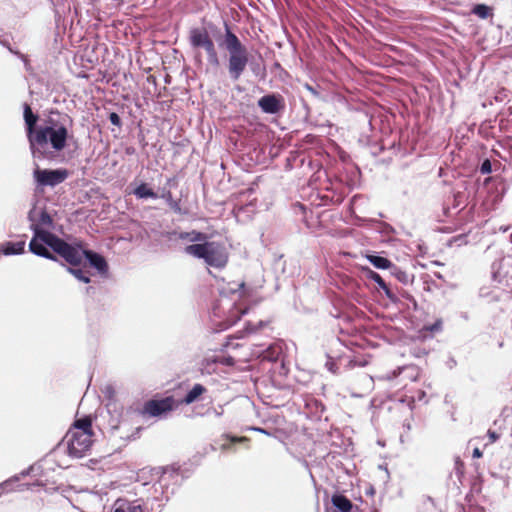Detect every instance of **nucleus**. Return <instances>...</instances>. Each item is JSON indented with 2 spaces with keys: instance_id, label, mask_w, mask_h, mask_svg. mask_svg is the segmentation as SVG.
I'll return each instance as SVG.
<instances>
[{
  "instance_id": "obj_1",
  "label": "nucleus",
  "mask_w": 512,
  "mask_h": 512,
  "mask_svg": "<svg viewBox=\"0 0 512 512\" xmlns=\"http://www.w3.org/2000/svg\"><path fill=\"white\" fill-rule=\"evenodd\" d=\"M29 220L34 231V236L29 244L31 252L45 258L54 259L47 250V247H50L66 261L75 262L78 259V252L70 248V244L45 230L46 227L51 225L52 220L42 205L35 204L33 206L29 212Z\"/></svg>"
},
{
  "instance_id": "obj_2",
  "label": "nucleus",
  "mask_w": 512,
  "mask_h": 512,
  "mask_svg": "<svg viewBox=\"0 0 512 512\" xmlns=\"http://www.w3.org/2000/svg\"><path fill=\"white\" fill-rule=\"evenodd\" d=\"M72 138L70 120L66 117L60 120L48 119L43 125L37 126L31 135L30 149L34 158L44 157L48 148L58 152L65 148Z\"/></svg>"
},
{
  "instance_id": "obj_3",
  "label": "nucleus",
  "mask_w": 512,
  "mask_h": 512,
  "mask_svg": "<svg viewBox=\"0 0 512 512\" xmlns=\"http://www.w3.org/2000/svg\"><path fill=\"white\" fill-rule=\"evenodd\" d=\"M192 242L184 249L187 255L203 259L209 266L223 268L228 262V251L224 244L208 241L207 235L192 231L185 235Z\"/></svg>"
},
{
  "instance_id": "obj_4",
  "label": "nucleus",
  "mask_w": 512,
  "mask_h": 512,
  "mask_svg": "<svg viewBox=\"0 0 512 512\" xmlns=\"http://www.w3.org/2000/svg\"><path fill=\"white\" fill-rule=\"evenodd\" d=\"M68 452L80 458L92 445L91 421L87 418L77 420L65 436Z\"/></svg>"
},
{
  "instance_id": "obj_5",
  "label": "nucleus",
  "mask_w": 512,
  "mask_h": 512,
  "mask_svg": "<svg viewBox=\"0 0 512 512\" xmlns=\"http://www.w3.org/2000/svg\"><path fill=\"white\" fill-rule=\"evenodd\" d=\"M225 45L229 52V72L234 79H238L247 64V53L238 38L231 32H227Z\"/></svg>"
},
{
  "instance_id": "obj_6",
  "label": "nucleus",
  "mask_w": 512,
  "mask_h": 512,
  "mask_svg": "<svg viewBox=\"0 0 512 512\" xmlns=\"http://www.w3.org/2000/svg\"><path fill=\"white\" fill-rule=\"evenodd\" d=\"M69 173L64 168L42 169L38 164H34L33 177L38 186L54 187L64 182Z\"/></svg>"
},
{
  "instance_id": "obj_7",
  "label": "nucleus",
  "mask_w": 512,
  "mask_h": 512,
  "mask_svg": "<svg viewBox=\"0 0 512 512\" xmlns=\"http://www.w3.org/2000/svg\"><path fill=\"white\" fill-rule=\"evenodd\" d=\"M70 248L77 251L79 257L75 262L67 261L69 264H71L73 266L79 265L81 263L83 257H85L89 261L90 265L93 266L94 268H96L99 273L105 274L107 272V270H108L107 263L101 255H99L97 253H93L91 251H88L80 245H76V246L70 245Z\"/></svg>"
},
{
  "instance_id": "obj_8",
  "label": "nucleus",
  "mask_w": 512,
  "mask_h": 512,
  "mask_svg": "<svg viewBox=\"0 0 512 512\" xmlns=\"http://www.w3.org/2000/svg\"><path fill=\"white\" fill-rule=\"evenodd\" d=\"M190 40L193 46L195 47H203L208 53L209 57L216 61V52L214 48V44L209 38L208 34L204 30L194 29L191 32Z\"/></svg>"
},
{
  "instance_id": "obj_9",
  "label": "nucleus",
  "mask_w": 512,
  "mask_h": 512,
  "mask_svg": "<svg viewBox=\"0 0 512 512\" xmlns=\"http://www.w3.org/2000/svg\"><path fill=\"white\" fill-rule=\"evenodd\" d=\"M173 406L174 400L171 397L162 400H151L145 404L143 412L152 416H158L171 410Z\"/></svg>"
},
{
  "instance_id": "obj_10",
  "label": "nucleus",
  "mask_w": 512,
  "mask_h": 512,
  "mask_svg": "<svg viewBox=\"0 0 512 512\" xmlns=\"http://www.w3.org/2000/svg\"><path fill=\"white\" fill-rule=\"evenodd\" d=\"M25 248V242L19 241V242H6L3 243L0 246V251L4 255H15V254H21L24 252Z\"/></svg>"
},
{
  "instance_id": "obj_11",
  "label": "nucleus",
  "mask_w": 512,
  "mask_h": 512,
  "mask_svg": "<svg viewBox=\"0 0 512 512\" xmlns=\"http://www.w3.org/2000/svg\"><path fill=\"white\" fill-rule=\"evenodd\" d=\"M24 119H25V123L27 126V134H28L29 143L31 144V135H34L35 129L37 128V126H35L36 121H37V116H35L32 113V110L28 105L25 106Z\"/></svg>"
},
{
  "instance_id": "obj_12",
  "label": "nucleus",
  "mask_w": 512,
  "mask_h": 512,
  "mask_svg": "<svg viewBox=\"0 0 512 512\" xmlns=\"http://www.w3.org/2000/svg\"><path fill=\"white\" fill-rule=\"evenodd\" d=\"M259 106L267 113H275L279 109V101L274 96H264L259 100Z\"/></svg>"
},
{
  "instance_id": "obj_13",
  "label": "nucleus",
  "mask_w": 512,
  "mask_h": 512,
  "mask_svg": "<svg viewBox=\"0 0 512 512\" xmlns=\"http://www.w3.org/2000/svg\"><path fill=\"white\" fill-rule=\"evenodd\" d=\"M206 392V388L201 384H195L192 389L187 393L183 402L191 404L199 399V397Z\"/></svg>"
},
{
  "instance_id": "obj_14",
  "label": "nucleus",
  "mask_w": 512,
  "mask_h": 512,
  "mask_svg": "<svg viewBox=\"0 0 512 512\" xmlns=\"http://www.w3.org/2000/svg\"><path fill=\"white\" fill-rule=\"evenodd\" d=\"M332 503L335 507H337L341 512L350 511L352 504L351 502L342 495H334L332 497Z\"/></svg>"
},
{
  "instance_id": "obj_15",
  "label": "nucleus",
  "mask_w": 512,
  "mask_h": 512,
  "mask_svg": "<svg viewBox=\"0 0 512 512\" xmlns=\"http://www.w3.org/2000/svg\"><path fill=\"white\" fill-rule=\"evenodd\" d=\"M369 262L378 269H388L391 266V262L381 256L369 255L367 256Z\"/></svg>"
},
{
  "instance_id": "obj_16",
  "label": "nucleus",
  "mask_w": 512,
  "mask_h": 512,
  "mask_svg": "<svg viewBox=\"0 0 512 512\" xmlns=\"http://www.w3.org/2000/svg\"><path fill=\"white\" fill-rule=\"evenodd\" d=\"M134 194L139 198H156V194L146 184L139 185L134 190Z\"/></svg>"
},
{
  "instance_id": "obj_17",
  "label": "nucleus",
  "mask_w": 512,
  "mask_h": 512,
  "mask_svg": "<svg viewBox=\"0 0 512 512\" xmlns=\"http://www.w3.org/2000/svg\"><path fill=\"white\" fill-rule=\"evenodd\" d=\"M366 271H367V276L370 279L374 280L379 285V287L381 289H383L387 295H389V289H388L386 283L384 282V280L381 278V276L371 269H367Z\"/></svg>"
},
{
  "instance_id": "obj_18",
  "label": "nucleus",
  "mask_w": 512,
  "mask_h": 512,
  "mask_svg": "<svg viewBox=\"0 0 512 512\" xmlns=\"http://www.w3.org/2000/svg\"><path fill=\"white\" fill-rule=\"evenodd\" d=\"M68 271L76 278L78 279L79 281L81 282H84V283H89L90 282V278L89 276L87 275L86 272H84L83 270L81 269H77V268H69Z\"/></svg>"
},
{
  "instance_id": "obj_19",
  "label": "nucleus",
  "mask_w": 512,
  "mask_h": 512,
  "mask_svg": "<svg viewBox=\"0 0 512 512\" xmlns=\"http://www.w3.org/2000/svg\"><path fill=\"white\" fill-rule=\"evenodd\" d=\"M206 361L213 362V363L219 362L224 365H233L234 364V360L231 356H219V357L210 356V357L206 358Z\"/></svg>"
},
{
  "instance_id": "obj_20",
  "label": "nucleus",
  "mask_w": 512,
  "mask_h": 512,
  "mask_svg": "<svg viewBox=\"0 0 512 512\" xmlns=\"http://www.w3.org/2000/svg\"><path fill=\"white\" fill-rule=\"evenodd\" d=\"M473 13L480 18L485 19L490 15V8L486 5L479 4L473 8Z\"/></svg>"
},
{
  "instance_id": "obj_21",
  "label": "nucleus",
  "mask_w": 512,
  "mask_h": 512,
  "mask_svg": "<svg viewBox=\"0 0 512 512\" xmlns=\"http://www.w3.org/2000/svg\"><path fill=\"white\" fill-rule=\"evenodd\" d=\"M228 292L232 293V294L238 293L239 297H242L245 294L244 284L243 283L233 284L232 286H230L228 288Z\"/></svg>"
},
{
  "instance_id": "obj_22",
  "label": "nucleus",
  "mask_w": 512,
  "mask_h": 512,
  "mask_svg": "<svg viewBox=\"0 0 512 512\" xmlns=\"http://www.w3.org/2000/svg\"><path fill=\"white\" fill-rule=\"evenodd\" d=\"M17 480H18V478H17V477H15V478H11V479H9V480L4 481L3 483H1V484H0V496L2 495V493H3L4 491H8V490H10V486H11L15 481H17Z\"/></svg>"
},
{
  "instance_id": "obj_23",
  "label": "nucleus",
  "mask_w": 512,
  "mask_h": 512,
  "mask_svg": "<svg viewBox=\"0 0 512 512\" xmlns=\"http://www.w3.org/2000/svg\"><path fill=\"white\" fill-rule=\"evenodd\" d=\"M407 370H411V375H410V378L415 381L418 379V376H419V371L417 368L415 367H407L406 368Z\"/></svg>"
},
{
  "instance_id": "obj_24",
  "label": "nucleus",
  "mask_w": 512,
  "mask_h": 512,
  "mask_svg": "<svg viewBox=\"0 0 512 512\" xmlns=\"http://www.w3.org/2000/svg\"><path fill=\"white\" fill-rule=\"evenodd\" d=\"M488 437H489L491 443H493L499 439V435L494 431H488Z\"/></svg>"
},
{
  "instance_id": "obj_25",
  "label": "nucleus",
  "mask_w": 512,
  "mask_h": 512,
  "mask_svg": "<svg viewBox=\"0 0 512 512\" xmlns=\"http://www.w3.org/2000/svg\"><path fill=\"white\" fill-rule=\"evenodd\" d=\"M128 512H143L140 505H132L128 508Z\"/></svg>"
},
{
  "instance_id": "obj_26",
  "label": "nucleus",
  "mask_w": 512,
  "mask_h": 512,
  "mask_svg": "<svg viewBox=\"0 0 512 512\" xmlns=\"http://www.w3.org/2000/svg\"><path fill=\"white\" fill-rule=\"evenodd\" d=\"M110 120H111V122H112L113 124H115V125H118V124H119V121H120V120H119L118 115H117V114H115V113H112V114L110 115Z\"/></svg>"
},
{
  "instance_id": "obj_27",
  "label": "nucleus",
  "mask_w": 512,
  "mask_h": 512,
  "mask_svg": "<svg viewBox=\"0 0 512 512\" xmlns=\"http://www.w3.org/2000/svg\"><path fill=\"white\" fill-rule=\"evenodd\" d=\"M473 457L474 458H481L482 457V452L480 451L479 448H475L473 450Z\"/></svg>"
},
{
  "instance_id": "obj_28",
  "label": "nucleus",
  "mask_w": 512,
  "mask_h": 512,
  "mask_svg": "<svg viewBox=\"0 0 512 512\" xmlns=\"http://www.w3.org/2000/svg\"><path fill=\"white\" fill-rule=\"evenodd\" d=\"M482 171H483V172H489V171H490V163H489V162H485V163L482 165Z\"/></svg>"
},
{
  "instance_id": "obj_29",
  "label": "nucleus",
  "mask_w": 512,
  "mask_h": 512,
  "mask_svg": "<svg viewBox=\"0 0 512 512\" xmlns=\"http://www.w3.org/2000/svg\"><path fill=\"white\" fill-rule=\"evenodd\" d=\"M326 366L331 372H335L334 364L332 362H327Z\"/></svg>"
},
{
  "instance_id": "obj_30",
  "label": "nucleus",
  "mask_w": 512,
  "mask_h": 512,
  "mask_svg": "<svg viewBox=\"0 0 512 512\" xmlns=\"http://www.w3.org/2000/svg\"><path fill=\"white\" fill-rule=\"evenodd\" d=\"M231 440L233 442H242V441H245L246 438L245 437H240V438L232 437Z\"/></svg>"
},
{
  "instance_id": "obj_31",
  "label": "nucleus",
  "mask_w": 512,
  "mask_h": 512,
  "mask_svg": "<svg viewBox=\"0 0 512 512\" xmlns=\"http://www.w3.org/2000/svg\"><path fill=\"white\" fill-rule=\"evenodd\" d=\"M115 512H125V511L122 509H116Z\"/></svg>"
}]
</instances>
